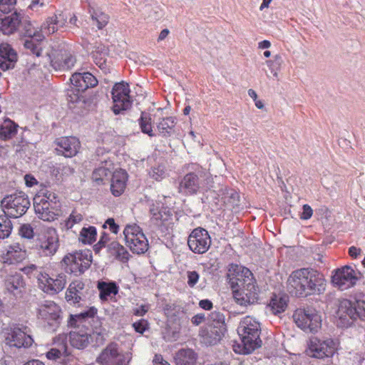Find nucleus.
Instances as JSON below:
<instances>
[{
    "label": "nucleus",
    "mask_w": 365,
    "mask_h": 365,
    "mask_svg": "<svg viewBox=\"0 0 365 365\" xmlns=\"http://www.w3.org/2000/svg\"><path fill=\"white\" fill-rule=\"evenodd\" d=\"M326 279L318 271L302 268L293 271L287 281L289 293L297 297L320 294L325 291Z\"/></svg>",
    "instance_id": "f257e3e1"
},
{
    "label": "nucleus",
    "mask_w": 365,
    "mask_h": 365,
    "mask_svg": "<svg viewBox=\"0 0 365 365\" xmlns=\"http://www.w3.org/2000/svg\"><path fill=\"white\" fill-rule=\"evenodd\" d=\"M237 332L241 338V344L234 346L235 352L248 354L262 346V340L259 338L260 324L253 317L250 316L244 317L240 321Z\"/></svg>",
    "instance_id": "f03ea898"
},
{
    "label": "nucleus",
    "mask_w": 365,
    "mask_h": 365,
    "mask_svg": "<svg viewBox=\"0 0 365 365\" xmlns=\"http://www.w3.org/2000/svg\"><path fill=\"white\" fill-rule=\"evenodd\" d=\"M48 46L38 28L34 27L30 21H24V55L27 64L32 63L37 57H41Z\"/></svg>",
    "instance_id": "7ed1b4c3"
},
{
    "label": "nucleus",
    "mask_w": 365,
    "mask_h": 365,
    "mask_svg": "<svg viewBox=\"0 0 365 365\" xmlns=\"http://www.w3.org/2000/svg\"><path fill=\"white\" fill-rule=\"evenodd\" d=\"M55 52L48 44L42 52L41 57H37L31 64L34 66L43 65L44 66L50 64L56 70H70L73 67L76 58L70 51H61L56 57L55 56Z\"/></svg>",
    "instance_id": "20e7f679"
},
{
    "label": "nucleus",
    "mask_w": 365,
    "mask_h": 365,
    "mask_svg": "<svg viewBox=\"0 0 365 365\" xmlns=\"http://www.w3.org/2000/svg\"><path fill=\"white\" fill-rule=\"evenodd\" d=\"M131 354L123 351L118 344L110 343L100 353L96 361L100 365H128Z\"/></svg>",
    "instance_id": "39448f33"
},
{
    "label": "nucleus",
    "mask_w": 365,
    "mask_h": 365,
    "mask_svg": "<svg viewBox=\"0 0 365 365\" xmlns=\"http://www.w3.org/2000/svg\"><path fill=\"white\" fill-rule=\"evenodd\" d=\"M361 274L349 265H344L332 272L331 283L334 287L341 290H347L354 287L360 279Z\"/></svg>",
    "instance_id": "423d86ee"
},
{
    "label": "nucleus",
    "mask_w": 365,
    "mask_h": 365,
    "mask_svg": "<svg viewBox=\"0 0 365 365\" xmlns=\"http://www.w3.org/2000/svg\"><path fill=\"white\" fill-rule=\"evenodd\" d=\"M34 271L38 272L37 278L42 289L50 294H54L62 291L66 284V279L64 274H58L55 279L49 277L48 274L38 272L35 264L24 267V273L29 274Z\"/></svg>",
    "instance_id": "0eeeda50"
},
{
    "label": "nucleus",
    "mask_w": 365,
    "mask_h": 365,
    "mask_svg": "<svg viewBox=\"0 0 365 365\" xmlns=\"http://www.w3.org/2000/svg\"><path fill=\"white\" fill-rule=\"evenodd\" d=\"M123 235L127 246L133 253L140 255L148 250V240L137 225H127L123 230Z\"/></svg>",
    "instance_id": "6e6552de"
},
{
    "label": "nucleus",
    "mask_w": 365,
    "mask_h": 365,
    "mask_svg": "<svg viewBox=\"0 0 365 365\" xmlns=\"http://www.w3.org/2000/svg\"><path fill=\"white\" fill-rule=\"evenodd\" d=\"M337 349L338 342L332 339L322 340L317 337H312L307 344L306 353L310 357L324 359L331 357Z\"/></svg>",
    "instance_id": "1a4fd4ad"
},
{
    "label": "nucleus",
    "mask_w": 365,
    "mask_h": 365,
    "mask_svg": "<svg viewBox=\"0 0 365 365\" xmlns=\"http://www.w3.org/2000/svg\"><path fill=\"white\" fill-rule=\"evenodd\" d=\"M293 319L298 327L307 332H317L322 325V318L314 309H297Z\"/></svg>",
    "instance_id": "9d476101"
},
{
    "label": "nucleus",
    "mask_w": 365,
    "mask_h": 365,
    "mask_svg": "<svg viewBox=\"0 0 365 365\" xmlns=\"http://www.w3.org/2000/svg\"><path fill=\"white\" fill-rule=\"evenodd\" d=\"M91 254L89 251H80L66 255L63 259L67 272L76 275L83 273L91 266Z\"/></svg>",
    "instance_id": "9b49d317"
},
{
    "label": "nucleus",
    "mask_w": 365,
    "mask_h": 365,
    "mask_svg": "<svg viewBox=\"0 0 365 365\" xmlns=\"http://www.w3.org/2000/svg\"><path fill=\"white\" fill-rule=\"evenodd\" d=\"M168 318V325L174 333H179L182 327L188 323V318L183 309L175 304H166L163 308Z\"/></svg>",
    "instance_id": "f8f14e48"
},
{
    "label": "nucleus",
    "mask_w": 365,
    "mask_h": 365,
    "mask_svg": "<svg viewBox=\"0 0 365 365\" xmlns=\"http://www.w3.org/2000/svg\"><path fill=\"white\" fill-rule=\"evenodd\" d=\"M37 240L40 250L46 256L54 255L59 247L57 231L53 227L43 228L38 234Z\"/></svg>",
    "instance_id": "ddd939ff"
},
{
    "label": "nucleus",
    "mask_w": 365,
    "mask_h": 365,
    "mask_svg": "<svg viewBox=\"0 0 365 365\" xmlns=\"http://www.w3.org/2000/svg\"><path fill=\"white\" fill-rule=\"evenodd\" d=\"M130 91L128 83L124 82L115 83L112 90V98L113 102V110L115 114L128 109L132 104Z\"/></svg>",
    "instance_id": "4468645a"
},
{
    "label": "nucleus",
    "mask_w": 365,
    "mask_h": 365,
    "mask_svg": "<svg viewBox=\"0 0 365 365\" xmlns=\"http://www.w3.org/2000/svg\"><path fill=\"white\" fill-rule=\"evenodd\" d=\"M187 245L195 253H205L211 245V239L208 232L202 227L194 229L188 237Z\"/></svg>",
    "instance_id": "2eb2a0df"
},
{
    "label": "nucleus",
    "mask_w": 365,
    "mask_h": 365,
    "mask_svg": "<svg viewBox=\"0 0 365 365\" xmlns=\"http://www.w3.org/2000/svg\"><path fill=\"white\" fill-rule=\"evenodd\" d=\"M246 285L240 289L233 290V298L235 302L242 306H247L257 302L259 294V289L255 280L247 279Z\"/></svg>",
    "instance_id": "dca6fc26"
},
{
    "label": "nucleus",
    "mask_w": 365,
    "mask_h": 365,
    "mask_svg": "<svg viewBox=\"0 0 365 365\" xmlns=\"http://www.w3.org/2000/svg\"><path fill=\"white\" fill-rule=\"evenodd\" d=\"M42 200L41 197H34V207L36 214L44 221H53L60 215V203H51Z\"/></svg>",
    "instance_id": "f3484780"
},
{
    "label": "nucleus",
    "mask_w": 365,
    "mask_h": 365,
    "mask_svg": "<svg viewBox=\"0 0 365 365\" xmlns=\"http://www.w3.org/2000/svg\"><path fill=\"white\" fill-rule=\"evenodd\" d=\"M227 277L233 290L246 285L247 279H251V282L255 280L253 274L249 269L237 264L230 266Z\"/></svg>",
    "instance_id": "a211bd4d"
},
{
    "label": "nucleus",
    "mask_w": 365,
    "mask_h": 365,
    "mask_svg": "<svg viewBox=\"0 0 365 365\" xmlns=\"http://www.w3.org/2000/svg\"><path fill=\"white\" fill-rule=\"evenodd\" d=\"M5 215L9 217L18 218L23 215V196L10 195L6 196L1 202Z\"/></svg>",
    "instance_id": "6ab92c4d"
},
{
    "label": "nucleus",
    "mask_w": 365,
    "mask_h": 365,
    "mask_svg": "<svg viewBox=\"0 0 365 365\" xmlns=\"http://www.w3.org/2000/svg\"><path fill=\"white\" fill-rule=\"evenodd\" d=\"M37 316L49 325H53L60 319L61 309L54 302L46 301L39 306Z\"/></svg>",
    "instance_id": "aec40b11"
},
{
    "label": "nucleus",
    "mask_w": 365,
    "mask_h": 365,
    "mask_svg": "<svg viewBox=\"0 0 365 365\" xmlns=\"http://www.w3.org/2000/svg\"><path fill=\"white\" fill-rule=\"evenodd\" d=\"M56 150L66 158L76 155L80 149V142L75 137H63L56 140Z\"/></svg>",
    "instance_id": "412c9836"
},
{
    "label": "nucleus",
    "mask_w": 365,
    "mask_h": 365,
    "mask_svg": "<svg viewBox=\"0 0 365 365\" xmlns=\"http://www.w3.org/2000/svg\"><path fill=\"white\" fill-rule=\"evenodd\" d=\"M356 311L354 302L348 299L339 302L337 316L342 326H349L352 321L356 319Z\"/></svg>",
    "instance_id": "4be33fe9"
},
{
    "label": "nucleus",
    "mask_w": 365,
    "mask_h": 365,
    "mask_svg": "<svg viewBox=\"0 0 365 365\" xmlns=\"http://www.w3.org/2000/svg\"><path fill=\"white\" fill-rule=\"evenodd\" d=\"M18 56L14 49L7 43L0 44V68L7 71L14 68Z\"/></svg>",
    "instance_id": "5701e85b"
},
{
    "label": "nucleus",
    "mask_w": 365,
    "mask_h": 365,
    "mask_svg": "<svg viewBox=\"0 0 365 365\" xmlns=\"http://www.w3.org/2000/svg\"><path fill=\"white\" fill-rule=\"evenodd\" d=\"M70 80L71 85L76 90L81 91L82 92L88 88L95 87L98 84L96 78L91 73H74Z\"/></svg>",
    "instance_id": "b1692460"
},
{
    "label": "nucleus",
    "mask_w": 365,
    "mask_h": 365,
    "mask_svg": "<svg viewBox=\"0 0 365 365\" xmlns=\"http://www.w3.org/2000/svg\"><path fill=\"white\" fill-rule=\"evenodd\" d=\"M225 329L215 325H209L200 332L202 341L207 345L216 344L221 340Z\"/></svg>",
    "instance_id": "393cba45"
},
{
    "label": "nucleus",
    "mask_w": 365,
    "mask_h": 365,
    "mask_svg": "<svg viewBox=\"0 0 365 365\" xmlns=\"http://www.w3.org/2000/svg\"><path fill=\"white\" fill-rule=\"evenodd\" d=\"M127 173L123 170L113 172L110 181V191L115 196H120L124 192L126 187Z\"/></svg>",
    "instance_id": "a878e982"
},
{
    "label": "nucleus",
    "mask_w": 365,
    "mask_h": 365,
    "mask_svg": "<svg viewBox=\"0 0 365 365\" xmlns=\"http://www.w3.org/2000/svg\"><path fill=\"white\" fill-rule=\"evenodd\" d=\"M151 222L157 227L165 226L170 223L172 220V212L167 207H162L158 210L153 205L150 209Z\"/></svg>",
    "instance_id": "bb28decb"
},
{
    "label": "nucleus",
    "mask_w": 365,
    "mask_h": 365,
    "mask_svg": "<svg viewBox=\"0 0 365 365\" xmlns=\"http://www.w3.org/2000/svg\"><path fill=\"white\" fill-rule=\"evenodd\" d=\"M66 335L62 334L55 339L54 344L56 347L51 349L46 353V357L48 359L57 360L63 356H68L69 353L66 343Z\"/></svg>",
    "instance_id": "cd10ccee"
},
{
    "label": "nucleus",
    "mask_w": 365,
    "mask_h": 365,
    "mask_svg": "<svg viewBox=\"0 0 365 365\" xmlns=\"http://www.w3.org/2000/svg\"><path fill=\"white\" fill-rule=\"evenodd\" d=\"M198 176L194 173H187L184 176L180 183V191L187 195L197 193L200 189Z\"/></svg>",
    "instance_id": "c85d7f7f"
},
{
    "label": "nucleus",
    "mask_w": 365,
    "mask_h": 365,
    "mask_svg": "<svg viewBox=\"0 0 365 365\" xmlns=\"http://www.w3.org/2000/svg\"><path fill=\"white\" fill-rule=\"evenodd\" d=\"M21 22L20 16L16 12L11 16L0 18V31L5 35H11L17 31Z\"/></svg>",
    "instance_id": "c756f323"
},
{
    "label": "nucleus",
    "mask_w": 365,
    "mask_h": 365,
    "mask_svg": "<svg viewBox=\"0 0 365 365\" xmlns=\"http://www.w3.org/2000/svg\"><path fill=\"white\" fill-rule=\"evenodd\" d=\"M92 57L95 63L105 73L110 72V66L107 63L108 50L107 48L102 44H99L94 47L91 52Z\"/></svg>",
    "instance_id": "7c9ffc66"
},
{
    "label": "nucleus",
    "mask_w": 365,
    "mask_h": 365,
    "mask_svg": "<svg viewBox=\"0 0 365 365\" xmlns=\"http://www.w3.org/2000/svg\"><path fill=\"white\" fill-rule=\"evenodd\" d=\"M22 330L18 327L6 329L4 331L6 344L9 346L21 348L23 346Z\"/></svg>",
    "instance_id": "2f4dec72"
},
{
    "label": "nucleus",
    "mask_w": 365,
    "mask_h": 365,
    "mask_svg": "<svg viewBox=\"0 0 365 365\" xmlns=\"http://www.w3.org/2000/svg\"><path fill=\"white\" fill-rule=\"evenodd\" d=\"M66 19L62 13L54 14L48 17L42 26V29L47 34H53L58 31V25L63 26L65 24Z\"/></svg>",
    "instance_id": "473e14b6"
},
{
    "label": "nucleus",
    "mask_w": 365,
    "mask_h": 365,
    "mask_svg": "<svg viewBox=\"0 0 365 365\" xmlns=\"http://www.w3.org/2000/svg\"><path fill=\"white\" fill-rule=\"evenodd\" d=\"M84 284L81 281H74L69 284L66 292V299L71 304H77L81 299Z\"/></svg>",
    "instance_id": "72a5a7b5"
},
{
    "label": "nucleus",
    "mask_w": 365,
    "mask_h": 365,
    "mask_svg": "<svg viewBox=\"0 0 365 365\" xmlns=\"http://www.w3.org/2000/svg\"><path fill=\"white\" fill-rule=\"evenodd\" d=\"M4 263L16 264L22 262L23 253L19 243L10 245L6 252L2 256Z\"/></svg>",
    "instance_id": "f704fd0d"
},
{
    "label": "nucleus",
    "mask_w": 365,
    "mask_h": 365,
    "mask_svg": "<svg viewBox=\"0 0 365 365\" xmlns=\"http://www.w3.org/2000/svg\"><path fill=\"white\" fill-rule=\"evenodd\" d=\"M176 119L173 117H167L160 119L157 123L159 134L163 137H169L175 132Z\"/></svg>",
    "instance_id": "c9c22d12"
},
{
    "label": "nucleus",
    "mask_w": 365,
    "mask_h": 365,
    "mask_svg": "<svg viewBox=\"0 0 365 365\" xmlns=\"http://www.w3.org/2000/svg\"><path fill=\"white\" fill-rule=\"evenodd\" d=\"M107 251L111 256L122 262H126L130 257L126 249L117 241L110 242L107 246Z\"/></svg>",
    "instance_id": "e433bc0d"
},
{
    "label": "nucleus",
    "mask_w": 365,
    "mask_h": 365,
    "mask_svg": "<svg viewBox=\"0 0 365 365\" xmlns=\"http://www.w3.org/2000/svg\"><path fill=\"white\" fill-rule=\"evenodd\" d=\"M177 365H196L197 356L192 349H181L175 356Z\"/></svg>",
    "instance_id": "4c0bfd02"
},
{
    "label": "nucleus",
    "mask_w": 365,
    "mask_h": 365,
    "mask_svg": "<svg viewBox=\"0 0 365 365\" xmlns=\"http://www.w3.org/2000/svg\"><path fill=\"white\" fill-rule=\"evenodd\" d=\"M69 340L71 346L78 349L86 348L90 342L89 335L80 331H71L69 334Z\"/></svg>",
    "instance_id": "58836bf2"
},
{
    "label": "nucleus",
    "mask_w": 365,
    "mask_h": 365,
    "mask_svg": "<svg viewBox=\"0 0 365 365\" xmlns=\"http://www.w3.org/2000/svg\"><path fill=\"white\" fill-rule=\"evenodd\" d=\"M287 306V297L286 296L274 295L272 297L268 307L273 314H277L283 312Z\"/></svg>",
    "instance_id": "ea45409f"
},
{
    "label": "nucleus",
    "mask_w": 365,
    "mask_h": 365,
    "mask_svg": "<svg viewBox=\"0 0 365 365\" xmlns=\"http://www.w3.org/2000/svg\"><path fill=\"white\" fill-rule=\"evenodd\" d=\"M17 125L10 119H5L0 126V138L7 140L11 138L17 131Z\"/></svg>",
    "instance_id": "a19ab883"
},
{
    "label": "nucleus",
    "mask_w": 365,
    "mask_h": 365,
    "mask_svg": "<svg viewBox=\"0 0 365 365\" xmlns=\"http://www.w3.org/2000/svg\"><path fill=\"white\" fill-rule=\"evenodd\" d=\"M223 202L231 209H235L240 206V195L234 190H227L222 197Z\"/></svg>",
    "instance_id": "79ce46f5"
},
{
    "label": "nucleus",
    "mask_w": 365,
    "mask_h": 365,
    "mask_svg": "<svg viewBox=\"0 0 365 365\" xmlns=\"http://www.w3.org/2000/svg\"><path fill=\"white\" fill-rule=\"evenodd\" d=\"M149 175L151 178L157 181H160L165 178L168 175L166 163L162 162L153 166L149 172Z\"/></svg>",
    "instance_id": "37998d69"
},
{
    "label": "nucleus",
    "mask_w": 365,
    "mask_h": 365,
    "mask_svg": "<svg viewBox=\"0 0 365 365\" xmlns=\"http://www.w3.org/2000/svg\"><path fill=\"white\" fill-rule=\"evenodd\" d=\"M22 286L23 279L21 275L19 274L10 275L6 280V289L14 294H16ZM19 292H21V290H19Z\"/></svg>",
    "instance_id": "c03bdc74"
},
{
    "label": "nucleus",
    "mask_w": 365,
    "mask_h": 365,
    "mask_svg": "<svg viewBox=\"0 0 365 365\" xmlns=\"http://www.w3.org/2000/svg\"><path fill=\"white\" fill-rule=\"evenodd\" d=\"M282 63L283 59L279 54L274 55L272 59L267 60L265 62L269 73L276 78H278V73L281 70Z\"/></svg>",
    "instance_id": "a18cd8bd"
},
{
    "label": "nucleus",
    "mask_w": 365,
    "mask_h": 365,
    "mask_svg": "<svg viewBox=\"0 0 365 365\" xmlns=\"http://www.w3.org/2000/svg\"><path fill=\"white\" fill-rule=\"evenodd\" d=\"M141 131L150 137L155 136L152 127V119L150 114L143 112L139 120Z\"/></svg>",
    "instance_id": "49530a36"
},
{
    "label": "nucleus",
    "mask_w": 365,
    "mask_h": 365,
    "mask_svg": "<svg viewBox=\"0 0 365 365\" xmlns=\"http://www.w3.org/2000/svg\"><path fill=\"white\" fill-rule=\"evenodd\" d=\"M98 288L100 291V297L101 299H106L110 294H116L118 292L117 287L113 283L101 282L98 284Z\"/></svg>",
    "instance_id": "de8ad7c7"
},
{
    "label": "nucleus",
    "mask_w": 365,
    "mask_h": 365,
    "mask_svg": "<svg viewBox=\"0 0 365 365\" xmlns=\"http://www.w3.org/2000/svg\"><path fill=\"white\" fill-rule=\"evenodd\" d=\"M96 229L94 227H83L80 232L79 240L84 244H91L96 240Z\"/></svg>",
    "instance_id": "09e8293b"
},
{
    "label": "nucleus",
    "mask_w": 365,
    "mask_h": 365,
    "mask_svg": "<svg viewBox=\"0 0 365 365\" xmlns=\"http://www.w3.org/2000/svg\"><path fill=\"white\" fill-rule=\"evenodd\" d=\"M91 19L96 24L98 29H101L107 25L109 16L100 10H94L91 14Z\"/></svg>",
    "instance_id": "8fccbe9b"
},
{
    "label": "nucleus",
    "mask_w": 365,
    "mask_h": 365,
    "mask_svg": "<svg viewBox=\"0 0 365 365\" xmlns=\"http://www.w3.org/2000/svg\"><path fill=\"white\" fill-rule=\"evenodd\" d=\"M11 230V222L5 216H0V239L9 237Z\"/></svg>",
    "instance_id": "3c124183"
},
{
    "label": "nucleus",
    "mask_w": 365,
    "mask_h": 365,
    "mask_svg": "<svg viewBox=\"0 0 365 365\" xmlns=\"http://www.w3.org/2000/svg\"><path fill=\"white\" fill-rule=\"evenodd\" d=\"M35 197H41L43 200V202L59 203L56 194L46 188L41 189Z\"/></svg>",
    "instance_id": "603ef678"
},
{
    "label": "nucleus",
    "mask_w": 365,
    "mask_h": 365,
    "mask_svg": "<svg viewBox=\"0 0 365 365\" xmlns=\"http://www.w3.org/2000/svg\"><path fill=\"white\" fill-rule=\"evenodd\" d=\"M110 174V170L105 167H99L93 173V178L95 181H102L104 178Z\"/></svg>",
    "instance_id": "864d4df0"
},
{
    "label": "nucleus",
    "mask_w": 365,
    "mask_h": 365,
    "mask_svg": "<svg viewBox=\"0 0 365 365\" xmlns=\"http://www.w3.org/2000/svg\"><path fill=\"white\" fill-rule=\"evenodd\" d=\"M83 218V217L81 213H78L76 211H73L68 220L66 221V227L68 229L72 228L75 224L81 222Z\"/></svg>",
    "instance_id": "5fc2aeb1"
},
{
    "label": "nucleus",
    "mask_w": 365,
    "mask_h": 365,
    "mask_svg": "<svg viewBox=\"0 0 365 365\" xmlns=\"http://www.w3.org/2000/svg\"><path fill=\"white\" fill-rule=\"evenodd\" d=\"M210 319L214 322L212 325H215L221 328H225V317L219 312H212L210 314Z\"/></svg>",
    "instance_id": "6e6d98bb"
},
{
    "label": "nucleus",
    "mask_w": 365,
    "mask_h": 365,
    "mask_svg": "<svg viewBox=\"0 0 365 365\" xmlns=\"http://www.w3.org/2000/svg\"><path fill=\"white\" fill-rule=\"evenodd\" d=\"M81 91L76 90L72 85L67 93V100L71 103H76L80 101L81 97Z\"/></svg>",
    "instance_id": "4d7b16f0"
},
{
    "label": "nucleus",
    "mask_w": 365,
    "mask_h": 365,
    "mask_svg": "<svg viewBox=\"0 0 365 365\" xmlns=\"http://www.w3.org/2000/svg\"><path fill=\"white\" fill-rule=\"evenodd\" d=\"M97 313V309L94 307L88 308L87 310L72 316V319L74 320H78L81 319L91 318L96 315Z\"/></svg>",
    "instance_id": "13d9d810"
},
{
    "label": "nucleus",
    "mask_w": 365,
    "mask_h": 365,
    "mask_svg": "<svg viewBox=\"0 0 365 365\" xmlns=\"http://www.w3.org/2000/svg\"><path fill=\"white\" fill-rule=\"evenodd\" d=\"M354 304V307L356 311V318L359 317L361 319H365V299H358Z\"/></svg>",
    "instance_id": "bf43d9fd"
},
{
    "label": "nucleus",
    "mask_w": 365,
    "mask_h": 365,
    "mask_svg": "<svg viewBox=\"0 0 365 365\" xmlns=\"http://www.w3.org/2000/svg\"><path fill=\"white\" fill-rule=\"evenodd\" d=\"M16 3V0H0V11L6 14L10 12Z\"/></svg>",
    "instance_id": "052dcab7"
},
{
    "label": "nucleus",
    "mask_w": 365,
    "mask_h": 365,
    "mask_svg": "<svg viewBox=\"0 0 365 365\" xmlns=\"http://www.w3.org/2000/svg\"><path fill=\"white\" fill-rule=\"evenodd\" d=\"M186 274L187 285L190 287H194L199 280V274L196 271H187Z\"/></svg>",
    "instance_id": "680f3d73"
},
{
    "label": "nucleus",
    "mask_w": 365,
    "mask_h": 365,
    "mask_svg": "<svg viewBox=\"0 0 365 365\" xmlns=\"http://www.w3.org/2000/svg\"><path fill=\"white\" fill-rule=\"evenodd\" d=\"M148 324L145 319H141L133 324V327L135 331L143 334L148 329Z\"/></svg>",
    "instance_id": "e2e57ef3"
},
{
    "label": "nucleus",
    "mask_w": 365,
    "mask_h": 365,
    "mask_svg": "<svg viewBox=\"0 0 365 365\" xmlns=\"http://www.w3.org/2000/svg\"><path fill=\"white\" fill-rule=\"evenodd\" d=\"M313 215V210L309 205H304L302 207V212L300 215L302 220H309Z\"/></svg>",
    "instance_id": "0e129e2a"
},
{
    "label": "nucleus",
    "mask_w": 365,
    "mask_h": 365,
    "mask_svg": "<svg viewBox=\"0 0 365 365\" xmlns=\"http://www.w3.org/2000/svg\"><path fill=\"white\" fill-rule=\"evenodd\" d=\"M106 225H108L110 230L117 234L118 232L119 226L115 224L114 220L113 218H108L106 221L105 225H103L104 227H106Z\"/></svg>",
    "instance_id": "69168bd1"
},
{
    "label": "nucleus",
    "mask_w": 365,
    "mask_h": 365,
    "mask_svg": "<svg viewBox=\"0 0 365 365\" xmlns=\"http://www.w3.org/2000/svg\"><path fill=\"white\" fill-rule=\"evenodd\" d=\"M205 319V316L204 314H197L192 317L191 322L195 325L198 326L201 323H202Z\"/></svg>",
    "instance_id": "338daca9"
},
{
    "label": "nucleus",
    "mask_w": 365,
    "mask_h": 365,
    "mask_svg": "<svg viewBox=\"0 0 365 365\" xmlns=\"http://www.w3.org/2000/svg\"><path fill=\"white\" fill-rule=\"evenodd\" d=\"M153 365H170L160 354H156L153 360Z\"/></svg>",
    "instance_id": "774afa93"
}]
</instances>
